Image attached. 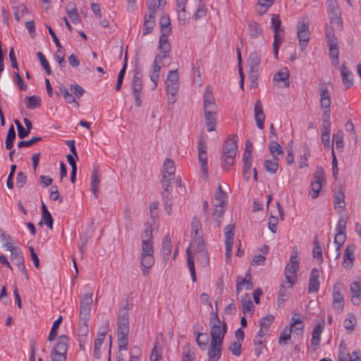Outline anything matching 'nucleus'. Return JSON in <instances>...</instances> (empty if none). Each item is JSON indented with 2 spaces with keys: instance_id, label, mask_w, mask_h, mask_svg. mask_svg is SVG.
I'll list each match as a JSON object with an SVG mask.
<instances>
[{
  "instance_id": "nucleus-56",
  "label": "nucleus",
  "mask_w": 361,
  "mask_h": 361,
  "mask_svg": "<svg viewBox=\"0 0 361 361\" xmlns=\"http://www.w3.org/2000/svg\"><path fill=\"white\" fill-rule=\"evenodd\" d=\"M259 70L249 71V80L250 88H256L258 86Z\"/></svg>"
},
{
  "instance_id": "nucleus-35",
  "label": "nucleus",
  "mask_w": 361,
  "mask_h": 361,
  "mask_svg": "<svg viewBox=\"0 0 361 361\" xmlns=\"http://www.w3.org/2000/svg\"><path fill=\"white\" fill-rule=\"evenodd\" d=\"M328 16L330 24L334 25L337 30H341L343 29V20L340 10L334 11V13H328Z\"/></svg>"
},
{
  "instance_id": "nucleus-14",
  "label": "nucleus",
  "mask_w": 361,
  "mask_h": 361,
  "mask_svg": "<svg viewBox=\"0 0 361 361\" xmlns=\"http://www.w3.org/2000/svg\"><path fill=\"white\" fill-rule=\"evenodd\" d=\"M207 149V142L204 137L201 135L198 141V159L202 173L206 176L208 173Z\"/></svg>"
},
{
  "instance_id": "nucleus-26",
  "label": "nucleus",
  "mask_w": 361,
  "mask_h": 361,
  "mask_svg": "<svg viewBox=\"0 0 361 361\" xmlns=\"http://www.w3.org/2000/svg\"><path fill=\"white\" fill-rule=\"evenodd\" d=\"M329 47V55L334 66H337L339 63V48L338 42H326Z\"/></svg>"
},
{
  "instance_id": "nucleus-54",
  "label": "nucleus",
  "mask_w": 361,
  "mask_h": 361,
  "mask_svg": "<svg viewBox=\"0 0 361 361\" xmlns=\"http://www.w3.org/2000/svg\"><path fill=\"white\" fill-rule=\"evenodd\" d=\"M242 303V310L244 314H253L254 312V305L252 303V301L250 299H242L241 300Z\"/></svg>"
},
{
  "instance_id": "nucleus-47",
  "label": "nucleus",
  "mask_w": 361,
  "mask_h": 361,
  "mask_svg": "<svg viewBox=\"0 0 361 361\" xmlns=\"http://www.w3.org/2000/svg\"><path fill=\"white\" fill-rule=\"evenodd\" d=\"M62 319H63V317L62 316H60L56 320L54 321V322L53 323V325L51 326V331L49 333V337H48V341L51 342L53 341L54 340H55V338H56L57 336V334H58V329H59V327L60 326V324H61L62 322Z\"/></svg>"
},
{
  "instance_id": "nucleus-13",
  "label": "nucleus",
  "mask_w": 361,
  "mask_h": 361,
  "mask_svg": "<svg viewBox=\"0 0 361 361\" xmlns=\"http://www.w3.org/2000/svg\"><path fill=\"white\" fill-rule=\"evenodd\" d=\"M343 286L341 283H336L333 286L332 298L333 307L337 312H341L344 307V298L342 294Z\"/></svg>"
},
{
  "instance_id": "nucleus-44",
  "label": "nucleus",
  "mask_w": 361,
  "mask_h": 361,
  "mask_svg": "<svg viewBox=\"0 0 361 361\" xmlns=\"http://www.w3.org/2000/svg\"><path fill=\"white\" fill-rule=\"evenodd\" d=\"M334 204L336 209L337 207L345 209V194L341 190L335 193Z\"/></svg>"
},
{
  "instance_id": "nucleus-34",
  "label": "nucleus",
  "mask_w": 361,
  "mask_h": 361,
  "mask_svg": "<svg viewBox=\"0 0 361 361\" xmlns=\"http://www.w3.org/2000/svg\"><path fill=\"white\" fill-rule=\"evenodd\" d=\"M289 71L286 68L284 69H281L276 73L274 75V80L276 82H283L285 87H289L290 80H289Z\"/></svg>"
},
{
  "instance_id": "nucleus-59",
  "label": "nucleus",
  "mask_w": 361,
  "mask_h": 361,
  "mask_svg": "<svg viewBox=\"0 0 361 361\" xmlns=\"http://www.w3.org/2000/svg\"><path fill=\"white\" fill-rule=\"evenodd\" d=\"M310 156V150L307 147H305L303 154L300 156L299 160H298L299 167L300 169L307 166V159Z\"/></svg>"
},
{
  "instance_id": "nucleus-17",
  "label": "nucleus",
  "mask_w": 361,
  "mask_h": 361,
  "mask_svg": "<svg viewBox=\"0 0 361 361\" xmlns=\"http://www.w3.org/2000/svg\"><path fill=\"white\" fill-rule=\"evenodd\" d=\"M319 271L317 268H313L311 270L308 285V293H315L319 290L320 283L319 281Z\"/></svg>"
},
{
  "instance_id": "nucleus-24",
  "label": "nucleus",
  "mask_w": 361,
  "mask_h": 361,
  "mask_svg": "<svg viewBox=\"0 0 361 361\" xmlns=\"http://www.w3.org/2000/svg\"><path fill=\"white\" fill-rule=\"evenodd\" d=\"M355 246L353 244L348 245L343 255V265L345 269H350L353 267L355 260Z\"/></svg>"
},
{
  "instance_id": "nucleus-19",
  "label": "nucleus",
  "mask_w": 361,
  "mask_h": 361,
  "mask_svg": "<svg viewBox=\"0 0 361 361\" xmlns=\"http://www.w3.org/2000/svg\"><path fill=\"white\" fill-rule=\"evenodd\" d=\"M162 62L161 55H157L153 62V70L152 71L149 77L150 80L153 82L154 85L152 90L157 87L158 80L159 78V73L161 71L160 63Z\"/></svg>"
},
{
  "instance_id": "nucleus-63",
  "label": "nucleus",
  "mask_w": 361,
  "mask_h": 361,
  "mask_svg": "<svg viewBox=\"0 0 361 361\" xmlns=\"http://www.w3.org/2000/svg\"><path fill=\"white\" fill-rule=\"evenodd\" d=\"M312 255L314 258L319 259L320 261H322V249L320 246V244L317 240L314 241V249L312 252Z\"/></svg>"
},
{
  "instance_id": "nucleus-31",
  "label": "nucleus",
  "mask_w": 361,
  "mask_h": 361,
  "mask_svg": "<svg viewBox=\"0 0 361 361\" xmlns=\"http://www.w3.org/2000/svg\"><path fill=\"white\" fill-rule=\"evenodd\" d=\"M69 339L67 336L61 335L59 337L56 344L54 346L51 351L56 353H61L62 354L67 355L68 343Z\"/></svg>"
},
{
  "instance_id": "nucleus-48",
  "label": "nucleus",
  "mask_w": 361,
  "mask_h": 361,
  "mask_svg": "<svg viewBox=\"0 0 361 361\" xmlns=\"http://www.w3.org/2000/svg\"><path fill=\"white\" fill-rule=\"evenodd\" d=\"M66 11L71 21L75 24L77 23L79 19L78 11L75 4L71 3L68 4L66 7Z\"/></svg>"
},
{
  "instance_id": "nucleus-9",
  "label": "nucleus",
  "mask_w": 361,
  "mask_h": 361,
  "mask_svg": "<svg viewBox=\"0 0 361 361\" xmlns=\"http://www.w3.org/2000/svg\"><path fill=\"white\" fill-rule=\"evenodd\" d=\"M271 28L274 31V40L273 43L274 54L275 59H278L279 49L283 41V37L280 32L283 29L281 27V20L279 14H273L271 19Z\"/></svg>"
},
{
  "instance_id": "nucleus-2",
  "label": "nucleus",
  "mask_w": 361,
  "mask_h": 361,
  "mask_svg": "<svg viewBox=\"0 0 361 361\" xmlns=\"http://www.w3.org/2000/svg\"><path fill=\"white\" fill-rule=\"evenodd\" d=\"M90 296L85 294L80 301L78 326L77 329L80 350L85 351L88 344L89 325L90 321Z\"/></svg>"
},
{
  "instance_id": "nucleus-50",
  "label": "nucleus",
  "mask_w": 361,
  "mask_h": 361,
  "mask_svg": "<svg viewBox=\"0 0 361 361\" xmlns=\"http://www.w3.org/2000/svg\"><path fill=\"white\" fill-rule=\"evenodd\" d=\"M274 317L272 314H268L266 317H264L259 321V326L261 329H264L267 332L269 331V328L272 323L274 322Z\"/></svg>"
},
{
  "instance_id": "nucleus-45",
  "label": "nucleus",
  "mask_w": 361,
  "mask_h": 361,
  "mask_svg": "<svg viewBox=\"0 0 361 361\" xmlns=\"http://www.w3.org/2000/svg\"><path fill=\"white\" fill-rule=\"evenodd\" d=\"M127 56H125L124 58V63L122 68L118 73V78H117V82L115 87V90L116 91L121 90V85L123 84V78L126 74V68H127Z\"/></svg>"
},
{
  "instance_id": "nucleus-32",
  "label": "nucleus",
  "mask_w": 361,
  "mask_h": 361,
  "mask_svg": "<svg viewBox=\"0 0 361 361\" xmlns=\"http://www.w3.org/2000/svg\"><path fill=\"white\" fill-rule=\"evenodd\" d=\"M159 49L163 53V55H161V61L163 59L169 57V54L171 50V45L168 40V35L166 34H162L159 38Z\"/></svg>"
},
{
  "instance_id": "nucleus-37",
  "label": "nucleus",
  "mask_w": 361,
  "mask_h": 361,
  "mask_svg": "<svg viewBox=\"0 0 361 361\" xmlns=\"http://www.w3.org/2000/svg\"><path fill=\"white\" fill-rule=\"evenodd\" d=\"M171 252V238L169 235H166L164 237L162 240V245L161 249V255H162L164 259L167 261L169 259V256Z\"/></svg>"
},
{
  "instance_id": "nucleus-30",
  "label": "nucleus",
  "mask_w": 361,
  "mask_h": 361,
  "mask_svg": "<svg viewBox=\"0 0 361 361\" xmlns=\"http://www.w3.org/2000/svg\"><path fill=\"white\" fill-rule=\"evenodd\" d=\"M247 29L248 35L250 39H257L262 35V27L257 22L250 21Z\"/></svg>"
},
{
  "instance_id": "nucleus-36",
  "label": "nucleus",
  "mask_w": 361,
  "mask_h": 361,
  "mask_svg": "<svg viewBox=\"0 0 361 361\" xmlns=\"http://www.w3.org/2000/svg\"><path fill=\"white\" fill-rule=\"evenodd\" d=\"M324 330V324H318L314 326L312 332L311 344L314 346L319 345L321 341V334Z\"/></svg>"
},
{
  "instance_id": "nucleus-7",
  "label": "nucleus",
  "mask_w": 361,
  "mask_h": 361,
  "mask_svg": "<svg viewBox=\"0 0 361 361\" xmlns=\"http://www.w3.org/2000/svg\"><path fill=\"white\" fill-rule=\"evenodd\" d=\"M298 269L299 262L297 252H293L289 263L286 265L284 271L286 283L288 285V288H291L297 282Z\"/></svg>"
},
{
  "instance_id": "nucleus-21",
  "label": "nucleus",
  "mask_w": 361,
  "mask_h": 361,
  "mask_svg": "<svg viewBox=\"0 0 361 361\" xmlns=\"http://www.w3.org/2000/svg\"><path fill=\"white\" fill-rule=\"evenodd\" d=\"M204 110H217V106L214 101L212 90L209 86L206 87L204 93Z\"/></svg>"
},
{
  "instance_id": "nucleus-11",
  "label": "nucleus",
  "mask_w": 361,
  "mask_h": 361,
  "mask_svg": "<svg viewBox=\"0 0 361 361\" xmlns=\"http://www.w3.org/2000/svg\"><path fill=\"white\" fill-rule=\"evenodd\" d=\"M297 36L300 50L305 51L310 39L309 23L306 18H302V20L299 22L297 26Z\"/></svg>"
},
{
  "instance_id": "nucleus-27",
  "label": "nucleus",
  "mask_w": 361,
  "mask_h": 361,
  "mask_svg": "<svg viewBox=\"0 0 361 361\" xmlns=\"http://www.w3.org/2000/svg\"><path fill=\"white\" fill-rule=\"evenodd\" d=\"M350 293L353 304L355 305H359L361 300V284L357 281L351 283L350 285Z\"/></svg>"
},
{
  "instance_id": "nucleus-41",
  "label": "nucleus",
  "mask_w": 361,
  "mask_h": 361,
  "mask_svg": "<svg viewBox=\"0 0 361 361\" xmlns=\"http://www.w3.org/2000/svg\"><path fill=\"white\" fill-rule=\"evenodd\" d=\"M159 23L161 33L169 35L171 32V26L169 17L168 16H163L160 18Z\"/></svg>"
},
{
  "instance_id": "nucleus-6",
  "label": "nucleus",
  "mask_w": 361,
  "mask_h": 361,
  "mask_svg": "<svg viewBox=\"0 0 361 361\" xmlns=\"http://www.w3.org/2000/svg\"><path fill=\"white\" fill-rule=\"evenodd\" d=\"M211 342H221L223 340L227 331V324L224 322L221 326V321L219 318L217 311L212 312L209 320Z\"/></svg>"
},
{
  "instance_id": "nucleus-38",
  "label": "nucleus",
  "mask_w": 361,
  "mask_h": 361,
  "mask_svg": "<svg viewBox=\"0 0 361 361\" xmlns=\"http://www.w3.org/2000/svg\"><path fill=\"white\" fill-rule=\"evenodd\" d=\"M269 149L273 158L279 159L283 155V151L277 140H272L269 145Z\"/></svg>"
},
{
  "instance_id": "nucleus-57",
  "label": "nucleus",
  "mask_w": 361,
  "mask_h": 361,
  "mask_svg": "<svg viewBox=\"0 0 361 361\" xmlns=\"http://www.w3.org/2000/svg\"><path fill=\"white\" fill-rule=\"evenodd\" d=\"M225 212V207L224 204L216 203L214 206L213 216L216 219V221L219 224V218H221Z\"/></svg>"
},
{
  "instance_id": "nucleus-43",
  "label": "nucleus",
  "mask_w": 361,
  "mask_h": 361,
  "mask_svg": "<svg viewBox=\"0 0 361 361\" xmlns=\"http://www.w3.org/2000/svg\"><path fill=\"white\" fill-rule=\"evenodd\" d=\"M334 26L335 25L331 24H326L325 25L324 34L326 39V42L338 41V39L335 35V27Z\"/></svg>"
},
{
  "instance_id": "nucleus-5",
  "label": "nucleus",
  "mask_w": 361,
  "mask_h": 361,
  "mask_svg": "<svg viewBox=\"0 0 361 361\" xmlns=\"http://www.w3.org/2000/svg\"><path fill=\"white\" fill-rule=\"evenodd\" d=\"M238 137L233 135L224 143L221 159L222 167L226 171H230L231 166L234 164L238 152Z\"/></svg>"
},
{
  "instance_id": "nucleus-46",
  "label": "nucleus",
  "mask_w": 361,
  "mask_h": 361,
  "mask_svg": "<svg viewBox=\"0 0 361 361\" xmlns=\"http://www.w3.org/2000/svg\"><path fill=\"white\" fill-rule=\"evenodd\" d=\"M356 324V319L353 314L348 315V317L344 319L343 326L348 333H352Z\"/></svg>"
},
{
  "instance_id": "nucleus-49",
  "label": "nucleus",
  "mask_w": 361,
  "mask_h": 361,
  "mask_svg": "<svg viewBox=\"0 0 361 361\" xmlns=\"http://www.w3.org/2000/svg\"><path fill=\"white\" fill-rule=\"evenodd\" d=\"M279 159L273 158L270 160H265L264 161V166L266 170L271 173H275L279 168Z\"/></svg>"
},
{
  "instance_id": "nucleus-53",
  "label": "nucleus",
  "mask_w": 361,
  "mask_h": 361,
  "mask_svg": "<svg viewBox=\"0 0 361 361\" xmlns=\"http://www.w3.org/2000/svg\"><path fill=\"white\" fill-rule=\"evenodd\" d=\"M247 284V289H250L252 285V282L247 281L246 279H244L242 276H238L236 280V293L239 294L243 286Z\"/></svg>"
},
{
  "instance_id": "nucleus-55",
  "label": "nucleus",
  "mask_w": 361,
  "mask_h": 361,
  "mask_svg": "<svg viewBox=\"0 0 361 361\" xmlns=\"http://www.w3.org/2000/svg\"><path fill=\"white\" fill-rule=\"evenodd\" d=\"M179 85L178 70L170 71L167 75L166 85Z\"/></svg>"
},
{
  "instance_id": "nucleus-29",
  "label": "nucleus",
  "mask_w": 361,
  "mask_h": 361,
  "mask_svg": "<svg viewBox=\"0 0 361 361\" xmlns=\"http://www.w3.org/2000/svg\"><path fill=\"white\" fill-rule=\"evenodd\" d=\"M176 172V166L174 161L170 159H166L163 164L162 176L169 178H174Z\"/></svg>"
},
{
  "instance_id": "nucleus-28",
  "label": "nucleus",
  "mask_w": 361,
  "mask_h": 361,
  "mask_svg": "<svg viewBox=\"0 0 361 361\" xmlns=\"http://www.w3.org/2000/svg\"><path fill=\"white\" fill-rule=\"evenodd\" d=\"M342 82L345 90L349 89L353 85V75L343 63L341 67Z\"/></svg>"
},
{
  "instance_id": "nucleus-18",
  "label": "nucleus",
  "mask_w": 361,
  "mask_h": 361,
  "mask_svg": "<svg viewBox=\"0 0 361 361\" xmlns=\"http://www.w3.org/2000/svg\"><path fill=\"white\" fill-rule=\"evenodd\" d=\"M162 62L161 55H157L153 62V70L152 71L149 77L150 80L153 82L154 85L152 90L157 87L158 80L159 78V73L161 71L160 63Z\"/></svg>"
},
{
  "instance_id": "nucleus-22",
  "label": "nucleus",
  "mask_w": 361,
  "mask_h": 361,
  "mask_svg": "<svg viewBox=\"0 0 361 361\" xmlns=\"http://www.w3.org/2000/svg\"><path fill=\"white\" fill-rule=\"evenodd\" d=\"M255 119L258 128L263 129L264 126L265 115L263 111L260 100H257L254 108Z\"/></svg>"
},
{
  "instance_id": "nucleus-12",
  "label": "nucleus",
  "mask_w": 361,
  "mask_h": 361,
  "mask_svg": "<svg viewBox=\"0 0 361 361\" xmlns=\"http://www.w3.org/2000/svg\"><path fill=\"white\" fill-rule=\"evenodd\" d=\"M92 12L94 14L93 20L95 23L105 28L109 26V16L104 9L102 10L99 4L92 3Z\"/></svg>"
},
{
  "instance_id": "nucleus-23",
  "label": "nucleus",
  "mask_w": 361,
  "mask_h": 361,
  "mask_svg": "<svg viewBox=\"0 0 361 361\" xmlns=\"http://www.w3.org/2000/svg\"><path fill=\"white\" fill-rule=\"evenodd\" d=\"M262 55V49L253 51L250 54L247 63L250 70H259Z\"/></svg>"
},
{
  "instance_id": "nucleus-39",
  "label": "nucleus",
  "mask_w": 361,
  "mask_h": 361,
  "mask_svg": "<svg viewBox=\"0 0 361 361\" xmlns=\"http://www.w3.org/2000/svg\"><path fill=\"white\" fill-rule=\"evenodd\" d=\"M25 103L27 109H35L39 108L41 105V100L39 97L32 95L26 96L25 97Z\"/></svg>"
},
{
  "instance_id": "nucleus-64",
  "label": "nucleus",
  "mask_w": 361,
  "mask_h": 361,
  "mask_svg": "<svg viewBox=\"0 0 361 361\" xmlns=\"http://www.w3.org/2000/svg\"><path fill=\"white\" fill-rule=\"evenodd\" d=\"M288 285L286 283V281L283 282L281 285V288L279 290V297H278L279 301L284 302L285 300H287V298H288L287 289L288 288Z\"/></svg>"
},
{
  "instance_id": "nucleus-58",
  "label": "nucleus",
  "mask_w": 361,
  "mask_h": 361,
  "mask_svg": "<svg viewBox=\"0 0 361 361\" xmlns=\"http://www.w3.org/2000/svg\"><path fill=\"white\" fill-rule=\"evenodd\" d=\"M37 56L39 59L41 65L44 68L47 75H51V70L50 66L49 64V62L47 60L46 57L44 56V55L41 51H38L37 53Z\"/></svg>"
},
{
  "instance_id": "nucleus-52",
  "label": "nucleus",
  "mask_w": 361,
  "mask_h": 361,
  "mask_svg": "<svg viewBox=\"0 0 361 361\" xmlns=\"http://www.w3.org/2000/svg\"><path fill=\"white\" fill-rule=\"evenodd\" d=\"M295 316H297L296 314H295L292 317L290 326L289 328L293 329L294 327H295L296 325H298V335H302L304 326L302 323V319L299 316H298L297 317H295Z\"/></svg>"
},
{
  "instance_id": "nucleus-60",
  "label": "nucleus",
  "mask_w": 361,
  "mask_h": 361,
  "mask_svg": "<svg viewBox=\"0 0 361 361\" xmlns=\"http://www.w3.org/2000/svg\"><path fill=\"white\" fill-rule=\"evenodd\" d=\"M42 140V137H32L29 140H23L18 142V147L22 148V147H28L32 146V145L37 143V142H39Z\"/></svg>"
},
{
  "instance_id": "nucleus-15",
  "label": "nucleus",
  "mask_w": 361,
  "mask_h": 361,
  "mask_svg": "<svg viewBox=\"0 0 361 361\" xmlns=\"http://www.w3.org/2000/svg\"><path fill=\"white\" fill-rule=\"evenodd\" d=\"M319 102L322 109H328L331 106L330 92L329 91L327 83L321 82L319 85Z\"/></svg>"
},
{
  "instance_id": "nucleus-16",
  "label": "nucleus",
  "mask_w": 361,
  "mask_h": 361,
  "mask_svg": "<svg viewBox=\"0 0 361 361\" xmlns=\"http://www.w3.org/2000/svg\"><path fill=\"white\" fill-rule=\"evenodd\" d=\"M6 249L11 252L10 257L18 267L24 264V257L21 250L18 247H14L9 243L6 244Z\"/></svg>"
},
{
  "instance_id": "nucleus-33",
  "label": "nucleus",
  "mask_w": 361,
  "mask_h": 361,
  "mask_svg": "<svg viewBox=\"0 0 361 361\" xmlns=\"http://www.w3.org/2000/svg\"><path fill=\"white\" fill-rule=\"evenodd\" d=\"M199 325L195 324L193 326V330L197 329ZM194 334L196 336V343L201 350H205L209 342V336L206 333H199L194 331Z\"/></svg>"
},
{
  "instance_id": "nucleus-61",
  "label": "nucleus",
  "mask_w": 361,
  "mask_h": 361,
  "mask_svg": "<svg viewBox=\"0 0 361 361\" xmlns=\"http://www.w3.org/2000/svg\"><path fill=\"white\" fill-rule=\"evenodd\" d=\"M15 123L16 125L17 130H18V135L20 139H23V138L26 137L27 136H28L29 133H30V130L25 128L21 125L20 122L17 119L15 120Z\"/></svg>"
},
{
  "instance_id": "nucleus-42",
  "label": "nucleus",
  "mask_w": 361,
  "mask_h": 361,
  "mask_svg": "<svg viewBox=\"0 0 361 361\" xmlns=\"http://www.w3.org/2000/svg\"><path fill=\"white\" fill-rule=\"evenodd\" d=\"M183 361H194L195 359V354L193 349L189 344L185 345L183 348Z\"/></svg>"
},
{
  "instance_id": "nucleus-20",
  "label": "nucleus",
  "mask_w": 361,
  "mask_h": 361,
  "mask_svg": "<svg viewBox=\"0 0 361 361\" xmlns=\"http://www.w3.org/2000/svg\"><path fill=\"white\" fill-rule=\"evenodd\" d=\"M222 344L221 342H211L208 350V360L218 361L221 356Z\"/></svg>"
},
{
  "instance_id": "nucleus-40",
  "label": "nucleus",
  "mask_w": 361,
  "mask_h": 361,
  "mask_svg": "<svg viewBox=\"0 0 361 361\" xmlns=\"http://www.w3.org/2000/svg\"><path fill=\"white\" fill-rule=\"evenodd\" d=\"M16 130L14 126L11 125L7 132V135L5 142V146L7 149H12L13 147V142L16 139Z\"/></svg>"
},
{
  "instance_id": "nucleus-1",
  "label": "nucleus",
  "mask_w": 361,
  "mask_h": 361,
  "mask_svg": "<svg viewBox=\"0 0 361 361\" xmlns=\"http://www.w3.org/2000/svg\"><path fill=\"white\" fill-rule=\"evenodd\" d=\"M142 252L140 255L141 271L144 276H147L154 264L152 245V228L149 224H145L142 233Z\"/></svg>"
},
{
  "instance_id": "nucleus-3",
  "label": "nucleus",
  "mask_w": 361,
  "mask_h": 361,
  "mask_svg": "<svg viewBox=\"0 0 361 361\" xmlns=\"http://www.w3.org/2000/svg\"><path fill=\"white\" fill-rule=\"evenodd\" d=\"M129 303L126 304L119 310L117 319V344L119 351L127 350L129 342Z\"/></svg>"
},
{
  "instance_id": "nucleus-51",
  "label": "nucleus",
  "mask_w": 361,
  "mask_h": 361,
  "mask_svg": "<svg viewBox=\"0 0 361 361\" xmlns=\"http://www.w3.org/2000/svg\"><path fill=\"white\" fill-rule=\"evenodd\" d=\"M346 239V234H340V233H336L335 238H334V243L336 245V251L337 255L336 257L338 258L340 256V249L342 247V245L344 244Z\"/></svg>"
},
{
  "instance_id": "nucleus-62",
  "label": "nucleus",
  "mask_w": 361,
  "mask_h": 361,
  "mask_svg": "<svg viewBox=\"0 0 361 361\" xmlns=\"http://www.w3.org/2000/svg\"><path fill=\"white\" fill-rule=\"evenodd\" d=\"M293 332V329H290L288 326H286L283 331L280 334L279 337V344H281L283 341L286 342L287 341L290 339L291 333Z\"/></svg>"
},
{
  "instance_id": "nucleus-4",
  "label": "nucleus",
  "mask_w": 361,
  "mask_h": 361,
  "mask_svg": "<svg viewBox=\"0 0 361 361\" xmlns=\"http://www.w3.org/2000/svg\"><path fill=\"white\" fill-rule=\"evenodd\" d=\"M192 241L189 247L198 254L202 262L207 264L209 262L207 251L203 239V231L200 219L197 216L192 218L191 223Z\"/></svg>"
},
{
  "instance_id": "nucleus-25",
  "label": "nucleus",
  "mask_w": 361,
  "mask_h": 361,
  "mask_svg": "<svg viewBox=\"0 0 361 361\" xmlns=\"http://www.w3.org/2000/svg\"><path fill=\"white\" fill-rule=\"evenodd\" d=\"M217 110H204L205 124L209 132L215 130L217 121Z\"/></svg>"
},
{
  "instance_id": "nucleus-10",
  "label": "nucleus",
  "mask_w": 361,
  "mask_h": 361,
  "mask_svg": "<svg viewBox=\"0 0 361 361\" xmlns=\"http://www.w3.org/2000/svg\"><path fill=\"white\" fill-rule=\"evenodd\" d=\"M325 182L324 169L320 166H317L313 175V180L310 184L311 190L309 192V195L312 199H316L319 197L322 185L325 183Z\"/></svg>"
},
{
  "instance_id": "nucleus-8",
  "label": "nucleus",
  "mask_w": 361,
  "mask_h": 361,
  "mask_svg": "<svg viewBox=\"0 0 361 361\" xmlns=\"http://www.w3.org/2000/svg\"><path fill=\"white\" fill-rule=\"evenodd\" d=\"M142 71L140 66L137 65L133 68V94L135 98V106L139 107L142 105L141 92L142 90Z\"/></svg>"
}]
</instances>
